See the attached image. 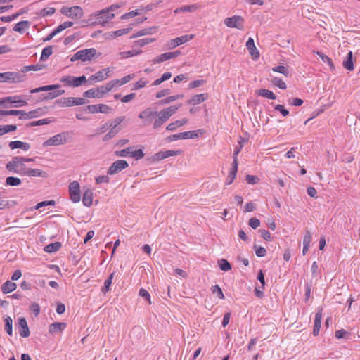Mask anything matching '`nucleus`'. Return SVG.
<instances>
[{
    "instance_id": "obj_1",
    "label": "nucleus",
    "mask_w": 360,
    "mask_h": 360,
    "mask_svg": "<svg viewBox=\"0 0 360 360\" xmlns=\"http://www.w3.org/2000/svg\"><path fill=\"white\" fill-rule=\"evenodd\" d=\"M181 106L172 105L160 111H157V118L153 121V128L158 129L171 116L176 113Z\"/></svg>"
},
{
    "instance_id": "obj_2",
    "label": "nucleus",
    "mask_w": 360,
    "mask_h": 360,
    "mask_svg": "<svg viewBox=\"0 0 360 360\" xmlns=\"http://www.w3.org/2000/svg\"><path fill=\"white\" fill-rule=\"evenodd\" d=\"M6 168L12 172L17 173L20 175H25L27 168L25 165V159L23 157L16 156L6 164Z\"/></svg>"
},
{
    "instance_id": "obj_3",
    "label": "nucleus",
    "mask_w": 360,
    "mask_h": 360,
    "mask_svg": "<svg viewBox=\"0 0 360 360\" xmlns=\"http://www.w3.org/2000/svg\"><path fill=\"white\" fill-rule=\"evenodd\" d=\"M124 120V116H120L108 122L109 131L103 137V141H107L115 137L120 131V124Z\"/></svg>"
},
{
    "instance_id": "obj_4",
    "label": "nucleus",
    "mask_w": 360,
    "mask_h": 360,
    "mask_svg": "<svg viewBox=\"0 0 360 360\" xmlns=\"http://www.w3.org/2000/svg\"><path fill=\"white\" fill-rule=\"evenodd\" d=\"M97 51L94 48L79 50L70 58L71 62L80 60L82 62L90 61L96 56Z\"/></svg>"
},
{
    "instance_id": "obj_5",
    "label": "nucleus",
    "mask_w": 360,
    "mask_h": 360,
    "mask_svg": "<svg viewBox=\"0 0 360 360\" xmlns=\"http://www.w3.org/2000/svg\"><path fill=\"white\" fill-rule=\"evenodd\" d=\"M25 75L17 72L0 73V82L19 83L25 79Z\"/></svg>"
},
{
    "instance_id": "obj_6",
    "label": "nucleus",
    "mask_w": 360,
    "mask_h": 360,
    "mask_svg": "<svg viewBox=\"0 0 360 360\" xmlns=\"http://www.w3.org/2000/svg\"><path fill=\"white\" fill-rule=\"evenodd\" d=\"M60 12L67 17L77 20L82 18L84 15V11L79 6H75L72 7H63Z\"/></svg>"
},
{
    "instance_id": "obj_7",
    "label": "nucleus",
    "mask_w": 360,
    "mask_h": 360,
    "mask_svg": "<svg viewBox=\"0 0 360 360\" xmlns=\"http://www.w3.org/2000/svg\"><path fill=\"white\" fill-rule=\"evenodd\" d=\"M68 133L62 132L58 134H56L49 139L45 141L43 143L44 147H49L53 146H59L65 144L67 142Z\"/></svg>"
},
{
    "instance_id": "obj_8",
    "label": "nucleus",
    "mask_w": 360,
    "mask_h": 360,
    "mask_svg": "<svg viewBox=\"0 0 360 360\" xmlns=\"http://www.w3.org/2000/svg\"><path fill=\"white\" fill-rule=\"evenodd\" d=\"M57 103L60 107H72L75 105H82L86 103L83 98L65 97L58 100Z\"/></svg>"
},
{
    "instance_id": "obj_9",
    "label": "nucleus",
    "mask_w": 360,
    "mask_h": 360,
    "mask_svg": "<svg viewBox=\"0 0 360 360\" xmlns=\"http://www.w3.org/2000/svg\"><path fill=\"white\" fill-rule=\"evenodd\" d=\"M70 199L74 203L79 202L81 200L80 186L78 181H73L68 186Z\"/></svg>"
},
{
    "instance_id": "obj_10",
    "label": "nucleus",
    "mask_w": 360,
    "mask_h": 360,
    "mask_svg": "<svg viewBox=\"0 0 360 360\" xmlns=\"http://www.w3.org/2000/svg\"><path fill=\"white\" fill-rule=\"evenodd\" d=\"M139 117L142 120L143 126H148L157 118V111L148 108L140 112Z\"/></svg>"
},
{
    "instance_id": "obj_11",
    "label": "nucleus",
    "mask_w": 360,
    "mask_h": 360,
    "mask_svg": "<svg viewBox=\"0 0 360 360\" xmlns=\"http://www.w3.org/2000/svg\"><path fill=\"white\" fill-rule=\"evenodd\" d=\"M60 82L64 83L65 85L70 86L72 87H78L85 84L87 79L84 75L76 77L74 76H66L60 79Z\"/></svg>"
},
{
    "instance_id": "obj_12",
    "label": "nucleus",
    "mask_w": 360,
    "mask_h": 360,
    "mask_svg": "<svg viewBox=\"0 0 360 360\" xmlns=\"http://www.w3.org/2000/svg\"><path fill=\"white\" fill-rule=\"evenodd\" d=\"M96 23L105 26L110 20L114 18L115 14L108 13L106 9H103L95 14Z\"/></svg>"
},
{
    "instance_id": "obj_13",
    "label": "nucleus",
    "mask_w": 360,
    "mask_h": 360,
    "mask_svg": "<svg viewBox=\"0 0 360 360\" xmlns=\"http://www.w3.org/2000/svg\"><path fill=\"white\" fill-rule=\"evenodd\" d=\"M203 134L202 130H195L191 131H185L179 134H176L169 137L171 141H176L179 139H188L198 138L199 136Z\"/></svg>"
},
{
    "instance_id": "obj_14",
    "label": "nucleus",
    "mask_w": 360,
    "mask_h": 360,
    "mask_svg": "<svg viewBox=\"0 0 360 360\" xmlns=\"http://www.w3.org/2000/svg\"><path fill=\"white\" fill-rule=\"evenodd\" d=\"M85 111L91 114L98 112L110 114L112 112V108L105 104L89 105L86 107Z\"/></svg>"
},
{
    "instance_id": "obj_15",
    "label": "nucleus",
    "mask_w": 360,
    "mask_h": 360,
    "mask_svg": "<svg viewBox=\"0 0 360 360\" xmlns=\"http://www.w3.org/2000/svg\"><path fill=\"white\" fill-rule=\"evenodd\" d=\"M244 19L240 15H233L224 20V24L231 28L243 30Z\"/></svg>"
},
{
    "instance_id": "obj_16",
    "label": "nucleus",
    "mask_w": 360,
    "mask_h": 360,
    "mask_svg": "<svg viewBox=\"0 0 360 360\" xmlns=\"http://www.w3.org/2000/svg\"><path fill=\"white\" fill-rule=\"evenodd\" d=\"M129 167V164L126 160H118L114 162L112 165L108 168V174L114 175L116 174L124 169Z\"/></svg>"
},
{
    "instance_id": "obj_17",
    "label": "nucleus",
    "mask_w": 360,
    "mask_h": 360,
    "mask_svg": "<svg viewBox=\"0 0 360 360\" xmlns=\"http://www.w3.org/2000/svg\"><path fill=\"white\" fill-rule=\"evenodd\" d=\"M111 72V70L110 68H106L102 69L101 70L98 71L94 75H92L89 79L94 82H101L106 79L108 77H110Z\"/></svg>"
},
{
    "instance_id": "obj_18",
    "label": "nucleus",
    "mask_w": 360,
    "mask_h": 360,
    "mask_svg": "<svg viewBox=\"0 0 360 360\" xmlns=\"http://www.w3.org/2000/svg\"><path fill=\"white\" fill-rule=\"evenodd\" d=\"M194 37L193 34L191 35H183L179 37H176L169 41V48L173 49L181 44H185L188 41L191 40Z\"/></svg>"
},
{
    "instance_id": "obj_19",
    "label": "nucleus",
    "mask_w": 360,
    "mask_h": 360,
    "mask_svg": "<svg viewBox=\"0 0 360 360\" xmlns=\"http://www.w3.org/2000/svg\"><path fill=\"white\" fill-rule=\"evenodd\" d=\"M67 324L63 322H55L49 327V332L51 335L63 332L66 328Z\"/></svg>"
},
{
    "instance_id": "obj_20",
    "label": "nucleus",
    "mask_w": 360,
    "mask_h": 360,
    "mask_svg": "<svg viewBox=\"0 0 360 360\" xmlns=\"http://www.w3.org/2000/svg\"><path fill=\"white\" fill-rule=\"evenodd\" d=\"M18 327L20 335L22 337L27 338L30 335V330L25 318H20L18 319Z\"/></svg>"
},
{
    "instance_id": "obj_21",
    "label": "nucleus",
    "mask_w": 360,
    "mask_h": 360,
    "mask_svg": "<svg viewBox=\"0 0 360 360\" xmlns=\"http://www.w3.org/2000/svg\"><path fill=\"white\" fill-rule=\"evenodd\" d=\"M246 47L253 59L256 60L259 57V53L255 45V42L252 38L248 39V41L246 42Z\"/></svg>"
},
{
    "instance_id": "obj_22",
    "label": "nucleus",
    "mask_w": 360,
    "mask_h": 360,
    "mask_svg": "<svg viewBox=\"0 0 360 360\" xmlns=\"http://www.w3.org/2000/svg\"><path fill=\"white\" fill-rule=\"evenodd\" d=\"M25 176L41 178H47L49 176L46 172L39 169H27Z\"/></svg>"
},
{
    "instance_id": "obj_23",
    "label": "nucleus",
    "mask_w": 360,
    "mask_h": 360,
    "mask_svg": "<svg viewBox=\"0 0 360 360\" xmlns=\"http://www.w3.org/2000/svg\"><path fill=\"white\" fill-rule=\"evenodd\" d=\"M322 320V309L320 308L318 309L317 313L315 315L314 319V326L313 329L314 335H317L320 331L321 325Z\"/></svg>"
},
{
    "instance_id": "obj_24",
    "label": "nucleus",
    "mask_w": 360,
    "mask_h": 360,
    "mask_svg": "<svg viewBox=\"0 0 360 360\" xmlns=\"http://www.w3.org/2000/svg\"><path fill=\"white\" fill-rule=\"evenodd\" d=\"M84 96L87 98H102L104 96L103 91L101 90V86L97 89H91L84 93Z\"/></svg>"
},
{
    "instance_id": "obj_25",
    "label": "nucleus",
    "mask_w": 360,
    "mask_h": 360,
    "mask_svg": "<svg viewBox=\"0 0 360 360\" xmlns=\"http://www.w3.org/2000/svg\"><path fill=\"white\" fill-rule=\"evenodd\" d=\"M208 98L207 94H200L194 95L191 99L187 101V103L193 105L200 104Z\"/></svg>"
},
{
    "instance_id": "obj_26",
    "label": "nucleus",
    "mask_w": 360,
    "mask_h": 360,
    "mask_svg": "<svg viewBox=\"0 0 360 360\" xmlns=\"http://www.w3.org/2000/svg\"><path fill=\"white\" fill-rule=\"evenodd\" d=\"M94 193L91 189L87 188L83 194L82 202L84 206L90 207L93 203Z\"/></svg>"
},
{
    "instance_id": "obj_27",
    "label": "nucleus",
    "mask_w": 360,
    "mask_h": 360,
    "mask_svg": "<svg viewBox=\"0 0 360 360\" xmlns=\"http://www.w3.org/2000/svg\"><path fill=\"white\" fill-rule=\"evenodd\" d=\"M9 147L12 149L20 148L25 151L28 150L30 148L29 143L22 142L20 141H13L9 143Z\"/></svg>"
},
{
    "instance_id": "obj_28",
    "label": "nucleus",
    "mask_w": 360,
    "mask_h": 360,
    "mask_svg": "<svg viewBox=\"0 0 360 360\" xmlns=\"http://www.w3.org/2000/svg\"><path fill=\"white\" fill-rule=\"evenodd\" d=\"M342 65L347 70L352 71L354 70V67L353 63V54L352 51H349L348 52L347 56L343 60Z\"/></svg>"
},
{
    "instance_id": "obj_29",
    "label": "nucleus",
    "mask_w": 360,
    "mask_h": 360,
    "mask_svg": "<svg viewBox=\"0 0 360 360\" xmlns=\"http://www.w3.org/2000/svg\"><path fill=\"white\" fill-rule=\"evenodd\" d=\"M44 114V110L41 108H37L33 110H31L28 112L24 111L23 119H32L37 117H39Z\"/></svg>"
},
{
    "instance_id": "obj_30",
    "label": "nucleus",
    "mask_w": 360,
    "mask_h": 360,
    "mask_svg": "<svg viewBox=\"0 0 360 360\" xmlns=\"http://www.w3.org/2000/svg\"><path fill=\"white\" fill-rule=\"evenodd\" d=\"M30 26V22L27 20H23L18 22L13 27V30L19 33L24 32L25 30H27Z\"/></svg>"
},
{
    "instance_id": "obj_31",
    "label": "nucleus",
    "mask_w": 360,
    "mask_h": 360,
    "mask_svg": "<svg viewBox=\"0 0 360 360\" xmlns=\"http://www.w3.org/2000/svg\"><path fill=\"white\" fill-rule=\"evenodd\" d=\"M198 8L199 6L198 4H192L177 8L174 10V13H179L181 12H193L198 10Z\"/></svg>"
},
{
    "instance_id": "obj_32",
    "label": "nucleus",
    "mask_w": 360,
    "mask_h": 360,
    "mask_svg": "<svg viewBox=\"0 0 360 360\" xmlns=\"http://www.w3.org/2000/svg\"><path fill=\"white\" fill-rule=\"evenodd\" d=\"M142 53L141 50H130L127 51L120 52L118 54L121 59H125L130 57L138 56Z\"/></svg>"
},
{
    "instance_id": "obj_33",
    "label": "nucleus",
    "mask_w": 360,
    "mask_h": 360,
    "mask_svg": "<svg viewBox=\"0 0 360 360\" xmlns=\"http://www.w3.org/2000/svg\"><path fill=\"white\" fill-rule=\"evenodd\" d=\"M16 288V284L11 281H6L1 286V290L4 294L13 292Z\"/></svg>"
},
{
    "instance_id": "obj_34",
    "label": "nucleus",
    "mask_w": 360,
    "mask_h": 360,
    "mask_svg": "<svg viewBox=\"0 0 360 360\" xmlns=\"http://www.w3.org/2000/svg\"><path fill=\"white\" fill-rule=\"evenodd\" d=\"M58 87H59V85H56V84H54V85H47V86H41V87H38V88H35V89H31L30 90V93L31 94H35V93H39V92H41V91H51V90L56 89Z\"/></svg>"
},
{
    "instance_id": "obj_35",
    "label": "nucleus",
    "mask_w": 360,
    "mask_h": 360,
    "mask_svg": "<svg viewBox=\"0 0 360 360\" xmlns=\"http://www.w3.org/2000/svg\"><path fill=\"white\" fill-rule=\"evenodd\" d=\"M316 53L320 57V58L321 59V60L323 63L328 65V66L330 67V69L331 70H333L335 69V66H334L332 59L330 58H329L328 56L325 55L323 53L320 52V51H316Z\"/></svg>"
},
{
    "instance_id": "obj_36",
    "label": "nucleus",
    "mask_w": 360,
    "mask_h": 360,
    "mask_svg": "<svg viewBox=\"0 0 360 360\" xmlns=\"http://www.w3.org/2000/svg\"><path fill=\"white\" fill-rule=\"evenodd\" d=\"M24 110H0V115H20V119H23Z\"/></svg>"
},
{
    "instance_id": "obj_37",
    "label": "nucleus",
    "mask_w": 360,
    "mask_h": 360,
    "mask_svg": "<svg viewBox=\"0 0 360 360\" xmlns=\"http://www.w3.org/2000/svg\"><path fill=\"white\" fill-rule=\"evenodd\" d=\"M117 84L118 82L115 79H113L105 84V85L101 86V90L103 91L104 95L110 91L115 86H117Z\"/></svg>"
},
{
    "instance_id": "obj_38",
    "label": "nucleus",
    "mask_w": 360,
    "mask_h": 360,
    "mask_svg": "<svg viewBox=\"0 0 360 360\" xmlns=\"http://www.w3.org/2000/svg\"><path fill=\"white\" fill-rule=\"evenodd\" d=\"M258 94L271 100H275L276 98V95L271 91L265 89H259L258 91Z\"/></svg>"
},
{
    "instance_id": "obj_39",
    "label": "nucleus",
    "mask_w": 360,
    "mask_h": 360,
    "mask_svg": "<svg viewBox=\"0 0 360 360\" xmlns=\"http://www.w3.org/2000/svg\"><path fill=\"white\" fill-rule=\"evenodd\" d=\"M155 27L145 28L141 30H139L136 34H134L131 38H135V37H141V36L152 34L153 33L155 32Z\"/></svg>"
},
{
    "instance_id": "obj_40",
    "label": "nucleus",
    "mask_w": 360,
    "mask_h": 360,
    "mask_svg": "<svg viewBox=\"0 0 360 360\" xmlns=\"http://www.w3.org/2000/svg\"><path fill=\"white\" fill-rule=\"evenodd\" d=\"M16 125L13 124L0 125V136H2L11 131H14L16 130Z\"/></svg>"
},
{
    "instance_id": "obj_41",
    "label": "nucleus",
    "mask_w": 360,
    "mask_h": 360,
    "mask_svg": "<svg viewBox=\"0 0 360 360\" xmlns=\"http://www.w3.org/2000/svg\"><path fill=\"white\" fill-rule=\"evenodd\" d=\"M169 59H171L170 58V56L169 54V52H167V53H165L160 54L158 56H157L156 58H153L152 60V63L153 64L160 63L162 62L168 60Z\"/></svg>"
},
{
    "instance_id": "obj_42",
    "label": "nucleus",
    "mask_w": 360,
    "mask_h": 360,
    "mask_svg": "<svg viewBox=\"0 0 360 360\" xmlns=\"http://www.w3.org/2000/svg\"><path fill=\"white\" fill-rule=\"evenodd\" d=\"M53 53V47L49 46L43 49L40 60L44 61L47 60V58L52 54Z\"/></svg>"
},
{
    "instance_id": "obj_43",
    "label": "nucleus",
    "mask_w": 360,
    "mask_h": 360,
    "mask_svg": "<svg viewBox=\"0 0 360 360\" xmlns=\"http://www.w3.org/2000/svg\"><path fill=\"white\" fill-rule=\"evenodd\" d=\"M115 273H112L110 276L106 279L104 282V286L102 288V292L105 294L110 290V285L112 284V281L114 277Z\"/></svg>"
},
{
    "instance_id": "obj_44",
    "label": "nucleus",
    "mask_w": 360,
    "mask_h": 360,
    "mask_svg": "<svg viewBox=\"0 0 360 360\" xmlns=\"http://www.w3.org/2000/svg\"><path fill=\"white\" fill-rule=\"evenodd\" d=\"M131 30V27L120 29V30H118L116 31L111 32L109 33V34H110V37L115 38V37H120L123 34H126L129 33Z\"/></svg>"
},
{
    "instance_id": "obj_45",
    "label": "nucleus",
    "mask_w": 360,
    "mask_h": 360,
    "mask_svg": "<svg viewBox=\"0 0 360 360\" xmlns=\"http://www.w3.org/2000/svg\"><path fill=\"white\" fill-rule=\"evenodd\" d=\"M5 321V330L6 333L10 335H13V330H12V319L10 316H6L4 319Z\"/></svg>"
},
{
    "instance_id": "obj_46",
    "label": "nucleus",
    "mask_w": 360,
    "mask_h": 360,
    "mask_svg": "<svg viewBox=\"0 0 360 360\" xmlns=\"http://www.w3.org/2000/svg\"><path fill=\"white\" fill-rule=\"evenodd\" d=\"M14 97H15V99H13V103H12L13 107L20 108V107H23V106H25L27 105V102L24 100L20 99V96H14Z\"/></svg>"
},
{
    "instance_id": "obj_47",
    "label": "nucleus",
    "mask_w": 360,
    "mask_h": 360,
    "mask_svg": "<svg viewBox=\"0 0 360 360\" xmlns=\"http://www.w3.org/2000/svg\"><path fill=\"white\" fill-rule=\"evenodd\" d=\"M6 183L9 186H17L21 184V180L18 177L9 176L6 178Z\"/></svg>"
},
{
    "instance_id": "obj_48",
    "label": "nucleus",
    "mask_w": 360,
    "mask_h": 360,
    "mask_svg": "<svg viewBox=\"0 0 360 360\" xmlns=\"http://www.w3.org/2000/svg\"><path fill=\"white\" fill-rule=\"evenodd\" d=\"M73 25V22L70 21H66L63 22L62 24L59 25L54 30L56 32V34L61 32L66 28L70 27Z\"/></svg>"
},
{
    "instance_id": "obj_49",
    "label": "nucleus",
    "mask_w": 360,
    "mask_h": 360,
    "mask_svg": "<svg viewBox=\"0 0 360 360\" xmlns=\"http://www.w3.org/2000/svg\"><path fill=\"white\" fill-rule=\"evenodd\" d=\"M271 82L273 84H274L275 86H278L281 89H285L287 88L285 83L279 77H272Z\"/></svg>"
},
{
    "instance_id": "obj_50",
    "label": "nucleus",
    "mask_w": 360,
    "mask_h": 360,
    "mask_svg": "<svg viewBox=\"0 0 360 360\" xmlns=\"http://www.w3.org/2000/svg\"><path fill=\"white\" fill-rule=\"evenodd\" d=\"M219 266L222 271H228L231 269L230 263L224 259L218 261Z\"/></svg>"
},
{
    "instance_id": "obj_51",
    "label": "nucleus",
    "mask_w": 360,
    "mask_h": 360,
    "mask_svg": "<svg viewBox=\"0 0 360 360\" xmlns=\"http://www.w3.org/2000/svg\"><path fill=\"white\" fill-rule=\"evenodd\" d=\"M133 149V147H127L121 150L115 151V155L117 157H127L130 156L131 150Z\"/></svg>"
},
{
    "instance_id": "obj_52",
    "label": "nucleus",
    "mask_w": 360,
    "mask_h": 360,
    "mask_svg": "<svg viewBox=\"0 0 360 360\" xmlns=\"http://www.w3.org/2000/svg\"><path fill=\"white\" fill-rule=\"evenodd\" d=\"M60 246H61V245L58 242L54 243H51V244H49V245H46L44 248V250L46 252H53L57 251L60 248Z\"/></svg>"
},
{
    "instance_id": "obj_53",
    "label": "nucleus",
    "mask_w": 360,
    "mask_h": 360,
    "mask_svg": "<svg viewBox=\"0 0 360 360\" xmlns=\"http://www.w3.org/2000/svg\"><path fill=\"white\" fill-rule=\"evenodd\" d=\"M272 71H274L275 72H279L281 74H283L285 77L289 76V70H288V68L286 67H285L283 65H278V66L274 67L272 68Z\"/></svg>"
},
{
    "instance_id": "obj_54",
    "label": "nucleus",
    "mask_w": 360,
    "mask_h": 360,
    "mask_svg": "<svg viewBox=\"0 0 360 360\" xmlns=\"http://www.w3.org/2000/svg\"><path fill=\"white\" fill-rule=\"evenodd\" d=\"M130 157L135 158L136 160L141 159L144 157V153L141 149L131 150Z\"/></svg>"
},
{
    "instance_id": "obj_55",
    "label": "nucleus",
    "mask_w": 360,
    "mask_h": 360,
    "mask_svg": "<svg viewBox=\"0 0 360 360\" xmlns=\"http://www.w3.org/2000/svg\"><path fill=\"white\" fill-rule=\"evenodd\" d=\"M56 12V9L52 7L45 8L40 11L39 15L41 16H50L54 14Z\"/></svg>"
},
{
    "instance_id": "obj_56",
    "label": "nucleus",
    "mask_w": 360,
    "mask_h": 360,
    "mask_svg": "<svg viewBox=\"0 0 360 360\" xmlns=\"http://www.w3.org/2000/svg\"><path fill=\"white\" fill-rule=\"evenodd\" d=\"M65 93L64 90H58L56 91L49 92L46 96H44V99L49 100L53 99L59 96L63 95Z\"/></svg>"
},
{
    "instance_id": "obj_57",
    "label": "nucleus",
    "mask_w": 360,
    "mask_h": 360,
    "mask_svg": "<svg viewBox=\"0 0 360 360\" xmlns=\"http://www.w3.org/2000/svg\"><path fill=\"white\" fill-rule=\"evenodd\" d=\"M41 68H42L41 65L37 64V65H27V66L23 67L22 70V74H24L25 72L30 71V70L38 71V70H41Z\"/></svg>"
},
{
    "instance_id": "obj_58",
    "label": "nucleus",
    "mask_w": 360,
    "mask_h": 360,
    "mask_svg": "<svg viewBox=\"0 0 360 360\" xmlns=\"http://www.w3.org/2000/svg\"><path fill=\"white\" fill-rule=\"evenodd\" d=\"M155 39L154 38H144L135 41L136 45L141 47L144 46L151 42H153Z\"/></svg>"
},
{
    "instance_id": "obj_59",
    "label": "nucleus",
    "mask_w": 360,
    "mask_h": 360,
    "mask_svg": "<svg viewBox=\"0 0 360 360\" xmlns=\"http://www.w3.org/2000/svg\"><path fill=\"white\" fill-rule=\"evenodd\" d=\"M134 77V75H128L124 77H122L121 79H115L118 82L117 86H122L124 85L129 82H130L133 78Z\"/></svg>"
},
{
    "instance_id": "obj_60",
    "label": "nucleus",
    "mask_w": 360,
    "mask_h": 360,
    "mask_svg": "<svg viewBox=\"0 0 360 360\" xmlns=\"http://www.w3.org/2000/svg\"><path fill=\"white\" fill-rule=\"evenodd\" d=\"M139 14H140V13L138 11V10L132 11H130L129 13L123 14L121 16V19L122 20L129 19V18H134V17H135V16H136V15H138Z\"/></svg>"
},
{
    "instance_id": "obj_61",
    "label": "nucleus",
    "mask_w": 360,
    "mask_h": 360,
    "mask_svg": "<svg viewBox=\"0 0 360 360\" xmlns=\"http://www.w3.org/2000/svg\"><path fill=\"white\" fill-rule=\"evenodd\" d=\"M205 83V81L203 79L194 80L189 84L188 87L190 89H194L203 85Z\"/></svg>"
},
{
    "instance_id": "obj_62",
    "label": "nucleus",
    "mask_w": 360,
    "mask_h": 360,
    "mask_svg": "<svg viewBox=\"0 0 360 360\" xmlns=\"http://www.w3.org/2000/svg\"><path fill=\"white\" fill-rule=\"evenodd\" d=\"M248 224L250 227L255 229L260 226V221L257 218L252 217L249 220Z\"/></svg>"
},
{
    "instance_id": "obj_63",
    "label": "nucleus",
    "mask_w": 360,
    "mask_h": 360,
    "mask_svg": "<svg viewBox=\"0 0 360 360\" xmlns=\"http://www.w3.org/2000/svg\"><path fill=\"white\" fill-rule=\"evenodd\" d=\"M180 127H181V123L178 120H176L175 122L169 124L167 126L166 129L168 131H174Z\"/></svg>"
},
{
    "instance_id": "obj_64",
    "label": "nucleus",
    "mask_w": 360,
    "mask_h": 360,
    "mask_svg": "<svg viewBox=\"0 0 360 360\" xmlns=\"http://www.w3.org/2000/svg\"><path fill=\"white\" fill-rule=\"evenodd\" d=\"M335 335L338 339L346 338L347 336L349 335V333L345 330L341 329L335 331Z\"/></svg>"
}]
</instances>
